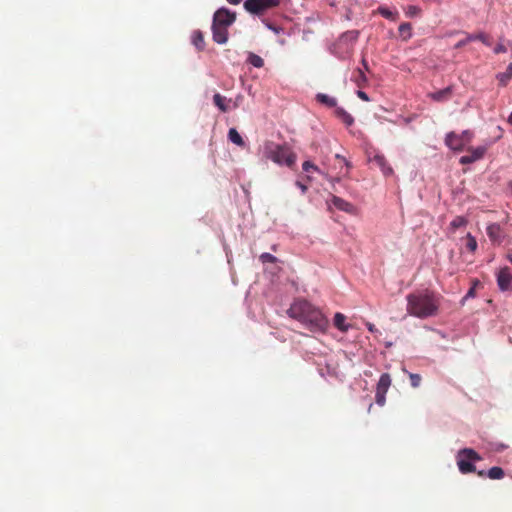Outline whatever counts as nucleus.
<instances>
[{"label":"nucleus","mask_w":512,"mask_h":512,"mask_svg":"<svg viewBox=\"0 0 512 512\" xmlns=\"http://www.w3.org/2000/svg\"><path fill=\"white\" fill-rule=\"evenodd\" d=\"M290 318L297 320L311 332H324L329 325L321 310L306 299H297L290 304Z\"/></svg>","instance_id":"f257e3e1"},{"label":"nucleus","mask_w":512,"mask_h":512,"mask_svg":"<svg viewBox=\"0 0 512 512\" xmlns=\"http://www.w3.org/2000/svg\"><path fill=\"white\" fill-rule=\"evenodd\" d=\"M407 313L413 317L426 319L436 315L438 301L433 292L429 290L417 291L406 296Z\"/></svg>","instance_id":"f03ea898"},{"label":"nucleus","mask_w":512,"mask_h":512,"mask_svg":"<svg viewBox=\"0 0 512 512\" xmlns=\"http://www.w3.org/2000/svg\"><path fill=\"white\" fill-rule=\"evenodd\" d=\"M359 35V30H348L341 33L338 38L329 45L328 51L339 60L349 59L354 51Z\"/></svg>","instance_id":"7ed1b4c3"},{"label":"nucleus","mask_w":512,"mask_h":512,"mask_svg":"<svg viewBox=\"0 0 512 512\" xmlns=\"http://www.w3.org/2000/svg\"><path fill=\"white\" fill-rule=\"evenodd\" d=\"M480 460L482 457L472 448L460 449L456 454L457 466L462 474L475 472V462Z\"/></svg>","instance_id":"20e7f679"},{"label":"nucleus","mask_w":512,"mask_h":512,"mask_svg":"<svg viewBox=\"0 0 512 512\" xmlns=\"http://www.w3.org/2000/svg\"><path fill=\"white\" fill-rule=\"evenodd\" d=\"M497 286L501 292L512 288V273L509 267H501L496 273Z\"/></svg>","instance_id":"39448f33"},{"label":"nucleus","mask_w":512,"mask_h":512,"mask_svg":"<svg viewBox=\"0 0 512 512\" xmlns=\"http://www.w3.org/2000/svg\"><path fill=\"white\" fill-rule=\"evenodd\" d=\"M368 160L369 162H375L385 176H389L393 173V169L389 166L384 155L379 151L374 150L373 152H368Z\"/></svg>","instance_id":"423d86ee"},{"label":"nucleus","mask_w":512,"mask_h":512,"mask_svg":"<svg viewBox=\"0 0 512 512\" xmlns=\"http://www.w3.org/2000/svg\"><path fill=\"white\" fill-rule=\"evenodd\" d=\"M445 145L453 151L460 152L467 144L458 133L451 131L445 135Z\"/></svg>","instance_id":"0eeeda50"},{"label":"nucleus","mask_w":512,"mask_h":512,"mask_svg":"<svg viewBox=\"0 0 512 512\" xmlns=\"http://www.w3.org/2000/svg\"><path fill=\"white\" fill-rule=\"evenodd\" d=\"M331 205L336 209L349 214H354L356 212V208L352 203L335 195L332 196L331 201L328 203L329 209L331 208Z\"/></svg>","instance_id":"6e6552de"},{"label":"nucleus","mask_w":512,"mask_h":512,"mask_svg":"<svg viewBox=\"0 0 512 512\" xmlns=\"http://www.w3.org/2000/svg\"><path fill=\"white\" fill-rule=\"evenodd\" d=\"M486 233L493 243L500 244L503 241L502 228L498 223H491L486 227Z\"/></svg>","instance_id":"1a4fd4ad"},{"label":"nucleus","mask_w":512,"mask_h":512,"mask_svg":"<svg viewBox=\"0 0 512 512\" xmlns=\"http://www.w3.org/2000/svg\"><path fill=\"white\" fill-rule=\"evenodd\" d=\"M452 91V86H448L441 90L428 93V97L434 102H446L451 98Z\"/></svg>","instance_id":"9d476101"},{"label":"nucleus","mask_w":512,"mask_h":512,"mask_svg":"<svg viewBox=\"0 0 512 512\" xmlns=\"http://www.w3.org/2000/svg\"><path fill=\"white\" fill-rule=\"evenodd\" d=\"M479 476H487L490 479L499 480L502 479L505 475L504 470L501 467L494 466L491 467L487 472L484 470L478 471Z\"/></svg>","instance_id":"9b49d317"},{"label":"nucleus","mask_w":512,"mask_h":512,"mask_svg":"<svg viewBox=\"0 0 512 512\" xmlns=\"http://www.w3.org/2000/svg\"><path fill=\"white\" fill-rule=\"evenodd\" d=\"M361 65H362V68H357L358 77L356 79V84L358 86H361V85L367 83V81H368V78H367L365 72L369 71V65L364 56L361 59Z\"/></svg>","instance_id":"f8f14e48"},{"label":"nucleus","mask_w":512,"mask_h":512,"mask_svg":"<svg viewBox=\"0 0 512 512\" xmlns=\"http://www.w3.org/2000/svg\"><path fill=\"white\" fill-rule=\"evenodd\" d=\"M333 324L341 332H347L351 328V325L346 322V316L340 312L335 313Z\"/></svg>","instance_id":"ddd939ff"},{"label":"nucleus","mask_w":512,"mask_h":512,"mask_svg":"<svg viewBox=\"0 0 512 512\" xmlns=\"http://www.w3.org/2000/svg\"><path fill=\"white\" fill-rule=\"evenodd\" d=\"M317 102H319L320 104L326 106V107H329V108H335L338 107L337 106V99L333 96H330L328 94H325V93H317L316 96H315Z\"/></svg>","instance_id":"4468645a"},{"label":"nucleus","mask_w":512,"mask_h":512,"mask_svg":"<svg viewBox=\"0 0 512 512\" xmlns=\"http://www.w3.org/2000/svg\"><path fill=\"white\" fill-rule=\"evenodd\" d=\"M334 113L336 117L341 119L347 127H350L354 124L353 116L350 113H348L343 107H336Z\"/></svg>","instance_id":"2eb2a0df"},{"label":"nucleus","mask_w":512,"mask_h":512,"mask_svg":"<svg viewBox=\"0 0 512 512\" xmlns=\"http://www.w3.org/2000/svg\"><path fill=\"white\" fill-rule=\"evenodd\" d=\"M391 385V377L388 373L381 374L378 383H377V391L387 392Z\"/></svg>","instance_id":"dca6fc26"},{"label":"nucleus","mask_w":512,"mask_h":512,"mask_svg":"<svg viewBox=\"0 0 512 512\" xmlns=\"http://www.w3.org/2000/svg\"><path fill=\"white\" fill-rule=\"evenodd\" d=\"M468 40L472 41H481L485 46H491V41L488 37V35L484 32L479 33H471L468 34Z\"/></svg>","instance_id":"f3484780"},{"label":"nucleus","mask_w":512,"mask_h":512,"mask_svg":"<svg viewBox=\"0 0 512 512\" xmlns=\"http://www.w3.org/2000/svg\"><path fill=\"white\" fill-rule=\"evenodd\" d=\"M398 31L405 41L412 37V25L409 22L401 23L398 27Z\"/></svg>","instance_id":"a211bd4d"},{"label":"nucleus","mask_w":512,"mask_h":512,"mask_svg":"<svg viewBox=\"0 0 512 512\" xmlns=\"http://www.w3.org/2000/svg\"><path fill=\"white\" fill-rule=\"evenodd\" d=\"M486 151H487V146H485V145L477 146V147L471 149V154H469V156H471L473 158L474 162H476L484 157Z\"/></svg>","instance_id":"6ab92c4d"},{"label":"nucleus","mask_w":512,"mask_h":512,"mask_svg":"<svg viewBox=\"0 0 512 512\" xmlns=\"http://www.w3.org/2000/svg\"><path fill=\"white\" fill-rule=\"evenodd\" d=\"M378 13L388 19V20H391V21H395L397 19V16H398V13L397 12H393L391 11L389 8L387 7H384V6H380L378 7Z\"/></svg>","instance_id":"aec40b11"},{"label":"nucleus","mask_w":512,"mask_h":512,"mask_svg":"<svg viewBox=\"0 0 512 512\" xmlns=\"http://www.w3.org/2000/svg\"><path fill=\"white\" fill-rule=\"evenodd\" d=\"M512 77V63H510L506 70L497 75V79L500 81L502 85H505Z\"/></svg>","instance_id":"412c9836"},{"label":"nucleus","mask_w":512,"mask_h":512,"mask_svg":"<svg viewBox=\"0 0 512 512\" xmlns=\"http://www.w3.org/2000/svg\"><path fill=\"white\" fill-rule=\"evenodd\" d=\"M468 223L467 219L463 216H456L451 222L450 227L452 230H455L460 227L466 226Z\"/></svg>","instance_id":"4be33fe9"},{"label":"nucleus","mask_w":512,"mask_h":512,"mask_svg":"<svg viewBox=\"0 0 512 512\" xmlns=\"http://www.w3.org/2000/svg\"><path fill=\"white\" fill-rule=\"evenodd\" d=\"M466 248L474 253L478 247V244H477V241H476V238L471 234V233H467L466 235Z\"/></svg>","instance_id":"5701e85b"},{"label":"nucleus","mask_w":512,"mask_h":512,"mask_svg":"<svg viewBox=\"0 0 512 512\" xmlns=\"http://www.w3.org/2000/svg\"><path fill=\"white\" fill-rule=\"evenodd\" d=\"M421 13V8L417 5H409L406 10L405 14L409 18H413L418 16Z\"/></svg>","instance_id":"b1692460"},{"label":"nucleus","mask_w":512,"mask_h":512,"mask_svg":"<svg viewBox=\"0 0 512 512\" xmlns=\"http://www.w3.org/2000/svg\"><path fill=\"white\" fill-rule=\"evenodd\" d=\"M409 378H410V381H411V386L413 388H417V387L420 386L421 376L419 374L409 373Z\"/></svg>","instance_id":"393cba45"},{"label":"nucleus","mask_w":512,"mask_h":512,"mask_svg":"<svg viewBox=\"0 0 512 512\" xmlns=\"http://www.w3.org/2000/svg\"><path fill=\"white\" fill-rule=\"evenodd\" d=\"M459 135L462 137V139H464L466 144H469L474 137L473 132H471L470 130H463L461 133H459Z\"/></svg>","instance_id":"a878e982"},{"label":"nucleus","mask_w":512,"mask_h":512,"mask_svg":"<svg viewBox=\"0 0 512 512\" xmlns=\"http://www.w3.org/2000/svg\"><path fill=\"white\" fill-rule=\"evenodd\" d=\"M386 393L387 392H381V391H377L376 390V403L379 405V406H383L385 404V400H386Z\"/></svg>","instance_id":"bb28decb"},{"label":"nucleus","mask_w":512,"mask_h":512,"mask_svg":"<svg viewBox=\"0 0 512 512\" xmlns=\"http://www.w3.org/2000/svg\"><path fill=\"white\" fill-rule=\"evenodd\" d=\"M302 169L306 172V173H309L310 171H318V167L315 166L312 162L310 161H305L302 165Z\"/></svg>","instance_id":"cd10ccee"},{"label":"nucleus","mask_w":512,"mask_h":512,"mask_svg":"<svg viewBox=\"0 0 512 512\" xmlns=\"http://www.w3.org/2000/svg\"><path fill=\"white\" fill-rule=\"evenodd\" d=\"M459 163L462 164V165H467V164L474 163V160L469 155H463V156L460 157Z\"/></svg>","instance_id":"c85d7f7f"},{"label":"nucleus","mask_w":512,"mask_h":512,"mask_svg":"<svg viewBox=\"0 0 512 512\" xmlns=\"http://www.w3.org/2000/svg\"><path fill=\"white\" fill-rule=\"evenodd\" d=\"M493 52L495 54L505 53L507 52V48L500 42L494 47Z\"/></svg>","instance_id":"c756f323"},{"label":"nucleus","mask_w":512,"mask_h":512,"mask_svg":"<svg viewBox=\"0 0 512 512\" xmlns=\"http://www.w3.org/2000/svg\"><path fill=\"white\" fill-rule=\"evenodd\" d=\"M469 42H471V40H468V35H467V36H466V38L459 40V41L454 45V48H455V49L462 48V47H464L465 45H467Z\"/></svg>","instance_id":"7c9ffc66"},{"label":"nucleus","mask_w":512,"mask_h":512,"mask_svg":"<svg viewBox=\"0 0 512 512\" xmlns=\"http://www.w3.org/2000/svg\"><path fill=\"white\" fill-rule=\"evenodd\" d=\"M356 95L363 101H366V102L370 101L368 94L362 90H357Z\"/></svg>","instance_id":"2f4dec72"},{"label":"nucleus","mask_w":512,"mask_h":512,"mask_svg":"<svg viewBox=\"0 0 512 512\" xmlns=\"http://www.w3.org/2000/svg\"><path fill=\"white\" fill-rule=\"evenodd\" d=\"M507 445L506 444H503V443H495L493 445V450L496 451V452H502L504 451L505 449H507Z\"/></svg>","instance_id":"473e14b6"},{"label":"nucleus","mask_w":512,"mask_h":512,"mask_svg":"<svg viewBox=\"0 0 512 512\" xmlns=\"http://www.w3.org/2000/svg\"><path fill=\"white\" fill-rule=\"evenodd\" d=\"M295 185L300 189L301 193L304 194L307 191V186L301 181H296Z\"/></svg>","instance_id":"72a5a7b5"},{"label":"nucleus","mask_w":512,"mask_h":512,"mask_svg":"<svg viewBox=\"0 0 512 512\" xmlns=\"http://www.w3.org/2000/svg\"><path fill=\"white\" fill-rule=\"evenodd\" d=\"M474 296H475V289H474V287H472L467 291L466 295L464 296V300L473 298Z\"/></svg>","instance_id":"f704fd0d"},{"label":"nucleus","mask_w":512,"mask_h":512,"mask_svg":"<svg viewBox=\"0 0 512 512\" xmlns=\"http://www.w3.org/2000/svg\"><path fill=\"white\" fill-rule=\"evenodd\" d=\"M335 158H336V159H339V160H341V161H343V162H344V164H345L347 167H349V166H350V163L348 162V160H347L344 156H342V155H340V154H336V155H335Z\"/></svg>","instance_id":"c9c22d12"},{"label":"nucleus","mask_w":512,"mask_h":512,"mask_svg":"<svg viewBox=\"0 0 512 512\" xmlns=\"http://www.w3.org/2000/svg\"><path fill=\"white\" fill-rule=\"evenodd\" d=\"M398 119H401V121H402L404 124H406V125L410 124V123H411V121H412V118H410V117H402V116H398Z\"/></svg>","instance_id":"e433bc0d"},{"label":"nucleus","mask_w":512,"mask_h":512,"mask_svg":"<svg viewBox=\"0 0 512 512\" xmlns=\"http://www.w3.org/2000/svg\"><path fill=\"white\" fill-rule=\"evenodd\" d=\"M385 120L390 122V123H393V124H398L401 121V119H398V117L396 119H394V120H388V119H385Z\"/></svg>","instance_id":"4c0bfd02"},{"label":"nucleus","mask_w":512,"mask_h":512,"mask_svg":"<svg viewBox=\"0 0 512 512\" xmlns=\"http://www.w3.org/2000/svg\"><path fill=\"white\" fill-rule=\"evenodd\" d=\"M367 328H368V330H369V331H371V332H374V330H375L374 325H373V324H371V323H368V324H367Z\"/></svg>","instance_id":"58836bf2"},{"label":"nucleus","mask_w":512,"mask_h":512,"mask_svg":"<svg viewBox=\"0 0 512 512\" xmlns=\"http://www.w3.org/2000/svg\"><path fill=\"white\" fill-rule=\"evenodd\" d=\"M289 161H290V165L295 161V155H293L291 152H290Z\"/></svg>","instance_id":"ea45409f"},{"label":"nucleus","mask_w":512,"mask_h":512,"mask_svg":"<svg viewBox=\"0 0 512 512\" xmlns=\"http://www.w3.org/2000/svg\"><path fill=\"white\" fill-rule=\"evenodd\" d=\"M291 286H295L296 291H298V290H299V288H298L297 284H296L294 281H290V287H291Z\"/></svg>","instance_id":"a19ab883"},{"label":"nucleus","mask_w":512,"mask_h":512,"mask_svg":"<svg viewBox=\"0 0 512 512\" xmlns=\"http://www.w3.org/2000/svg\"><path fill=\"white\" fill-rule=\"evenodd\" d=\"M508 122L512 123V112L509 115Z\"/></svg>","instance_id":"79ce46f5"},{"label":"nucleus","mask_w":512,"mask_h":512,"mask_svg":"<svg viewBox=\"0 0 512 512\" xmlns=\"http://www.w3.org/2000/svg\"><path fill=\"white\" fill-rule=\"evenodd\" d=\"M508 187H509V189L512 191V181H510V182L508 183Z\"/></svg>","instance_id":"37998d69"},{"label":"nucleus","mask_w":512,"mask_h":512,"mask_svg":"<svg viewBox=\"0 0 512 512\" xmlns=\"http://www.w3.org/2000/svg\"><path fill=\"white\" fill-rule=\"evenodd\" d=\"M508 260L512 263V255H508Z\"/></svg>","instance_id":"c03bdc74"}]
</instances>
